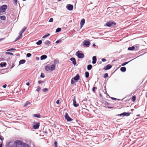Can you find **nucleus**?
<instances>
[{
	"instance_id": "864d4df0",
	"label": "nucleus",
	"mask_w": 147,
	"mask_h": 147,
	"mask_svg": "<svg viewBox=\"0 0 147 147\" xmlns=\"http://www.w3.org/2000/svg\"><path fill=\"white\" fill-rule=\"evenodd\" d=\"M7 86V85L6 84H5L3 86V87L4 88H5Z\"/></svg>"
},
{
	"instance_id": "5fc2aeb1",
	"label": "nucleus",
	"mask_w": 147,
	"mask_h": 147,
	"mask_svg": "<svg viewBox=\"0 0 147 147\" xmlns=\"http://www.w3.org/2000/svg\"><path fill=\"white\" fill-rule=\"evenodd\" d=\"M26 85H27V86H29L30 85V83H29V82H27L26 83Z\"/></svg>"
},
{
	"instance_id": "e433bc0d",
	"label": "nucleus",
	"mask_w": 147,
	"mask_h": 147,
	"mask_svg": "<svg viewBox=\"0 0 147 147\" xmlns=\"http://www.w3.org/2000/svg\"><path fill=\"white\" fill-rule=\"evenodd\" d=\"M40 86H38L37 87V88L36 90V91L38 92L40 90Z\"/></svg>"
},
{
	"instance_id": "c756f323",
	"label": "nucleus",
	"mask_w": 147,
	"mask_h": 147,
	"mask_svg": "<svg viewBox=\"0 0 147 147\" xmlns=\"http://www.w3.org/2000/svg\"><path fill=\"white\" fill-rule=\"evenodd\" d=\"M42 42L41 40H39L38 41L36 42V44L37 45H40L41 44Z\"/></svg>"
},
{
	"instance_id": "49530a36",
	"label": "nucleus",
	"mask_w": 147,
	"mask_h": 147,
	"mask_svg": "<svg viewBox=\"0 0 147 147\" xmlns=\"http://www.w3.org/2000/svg\"><path fill=\"white\" fill-rule=\"evenodd\" d=\"M128 62H124L122 64V66H124L127 64Z\"/></svg>"
},
{
	"instance_id": "4d7b16f0",
	"label": "nucleus",
	"mask_w": 147,
	"mask_h": 147,
	"mask_svg": "<svg viewBox=\"0 0 147 147\" xmlns=\"http://www.w3.org/2000/svg\"><path fill=\"white\" fill-rule=\"evenodd\" d=\"M84 23H85V20L84 19H83V25L84 24Z\"/></svg>"
},
{
	"instance_id": "0e129e2a",
	"label": "nucleus",
	"mask_w": 147,
	"mask_h": 147,
	"mask_svg": "<svg viewBox=\"0 0 147 147\" xmlns=\"http://www.w3.org/2000/svg\"><path fill=\"white\" fill-rule=\"evenodd\" d=\"M13 67V65L12 66V67H11V68H12Z\"/></svg>"
},
{
	"instance_id": "cd10ccee",
	"label": "nucleus",
	"mask_w": 147,
	"mask_h": 147,
	"mask_svg": "<svg viewBox=\"0 0 147 147\" xmlns=\"http://www.w3.org/2000/svg\"><path fill=\"white\" fill-rule=\"evenodd\" d=\"M51 43V42L48 40L44 42L45 44H46V45H49V44H50Z\"/></svg>"
},
{
	"instance_id": "b1692460",
	"label": "nucleus",
	"mask_w": 147,
	"mask_h": 147,
	"mask_svg": "<svg viewBox=\"0 0 147 147\" xmlns=\"http://www.w3.org/2000/svg\"><path fill=\"white\" fill-rule=\"evenodd\" d=\"M0 19L2 20H5L6 19L5 17L4 16H1L0 17Z\"/></svg>"
},
{
	"instance_id": "412c9836",
	"label": "nucleus",
	"mask_w": 147,
	"mask_h": 147,
	"mask_svg": "<svg viewBox=\"0 0 147 147\" xmlns=\"http://www.w3.org/2000/svg\"><path fill=\"white\" fill-rule=\"evenodd\" d=\"M126 70V68L125 67H122L120 69L121 71L123 72H125Z\"/></svg>"
},
{
	"instance_id": "7ed1b4c3",
	"label": "nucleus",
	"mask_w": 147,
	"mask_h": 147,
	"mask_svg": "<svg viewBox=\"0 0 147 147\" xmlns=\"http://www.w3.org/2000/svg\"><path fill=\"white\" fill-rule=\"evenodd\" d=\"M7 6L6 5L1 6L0 7V12H4L7 8Z\"/></svg>"
},
{
	"instance_id": "aec40b11",
	"label": "nucleus",
	"mask_w": 147,
	"mask_h": 147,
	"mask_svg": "<svg viewBox=\"0 0 147 147\" xmlns=\"http://www.w3.org/2000/svg\"><path fill=\"white\" fill-rule=\"evenodd\" d=\"M26 62V60L24 59L20 60L19 61V64H22Z\"/></svg>"
},
{
	"instance_id": "c9c22d12",
	"label": "nucleus",
	"mask_w": 147,
	"mask_h": 147,
	"mask_svg": "<svg viewBox=\"0 0 147 147\" xmlns=\"http://www.w3.org/2000/svg\"><path fill=\"white\" fill-rule=\"evenodd\" d=\"M48 89L47 88H44L42 89V91L44 92H48Z\"/></svg>"
},
{
	"instance_id": "6e6d98bb",
	"label": "nucleus",
	"mask_w": 147,
	"mask_h": 147,
	"mask_svg": "<svg viewBox=\"0 0 147 147\" xmlns=\"http://www.w3.org/2000/svg\"><path fill=\"white\" fill-rule=\"evenodd\" d=\"M59 42V40H57L56 42V43H58Z\"/></svg>"
},
{
	"instance_id": "f257e3e1",
	"label": "nucleus",
	"mask_w": 147,
	"mask_h": 147,
	"mask_svg": "<svg viewBox=\"0 0 147 147\" xmlns=\"http://www.w3.org/2000/svg\"><path fill=\"white\" fill-rule=\"evenodd\" d=\"M26 29L27 27H24L23 28L22 30L19 33V35L16 38V41L19 40L22 37V33L26 30Z\"/></svg>"
},
{
	"instance_id": "69168bd1",
	"label": "nucleus",
	"mask_w": 147,
	"mask_h": 147,
	"mask_svg": "<svg viewBox=\"0 0 147 147\" xmlns=\"http://www.w3.org/2000/svg\"><path fill=\"white\" fill-rule=\"evenodd\" d=\"M108 105V103H107V104H106V105Z\"/></svg>"
},
{
	"instance_id": "423d86ee",
	"label": "nucleus",
	"mask_w": 147,
	"mask_h": 147,
	"mask_svg": "<svg viewBox=\"0 0 147 147\" xmlns=\"http://www.w3.org/2000/svg\"><path fill=\"white\" fill-rule=\"evenodd\" d=\"M65 117L67 121H71L73 120V119L69 117L67 113H65Z\"/></svg>"
},
{
	"instance_id": "ddd939ff",
	"label": "nucleus",
	"mask_w": 147,
	"mask_h": 147,
	"mask_svg": "<svg viewBox=\"0 0 147 147\" xmlns=\"http://www.w3.org/2000/svg\"><path fill=\"white\" fill-rule=\"evenodd\" d=\"M111 67L112 66L111 65L108 64L107 65V66H106L105 67H104V69L105 70H107L110 69L111 68Z\"/></svg>"
},
{
	"instance_id": "6ab92c4d",
	"label": "nucleus",
	"mask_w": 147,
	"mask_h": 147,
	"mask_svg": "<svg viewBox=\"0 0 147 147\" xmlns=\"http://www.w3.org/2000/svg\"><path fill=\"white\" fill-rule=\"evenodd\" d=\"M31 103V102L29 101H28L26 102L25 103L24 107H25L27 106L28 105L30 104Z\"/></svg>"
},
{
	"instance_id": "a18cd8bd",
	"label": "nucleus",
	"mask_w": 147,
	"mask_h": 147,
	"mask_svg": "<svg viewBox=\"0 0 147 147\" xmlns=\"http://www.w3.org/2000/svg\"><path fill=\"white\" fill-rule=\"evenodd\" d=\"M31 54L30 53H28L27 54V57H30L31 56Z\"/></svg>"
},
{
	"instance_id": "052dcab7",
	"label": "nucleus",
	"mask_w": 147,
	"mask_h": 147,
	"mask_svg": "<svg viewBox=\"0 0 147 147\" xmlns=\"http://www.w3.org/2000/svg\"><path fill=\"white\" fill-rule=\"evenodd\" d=\"M0 147H2V145L1 144H0Z\"/></svg>"
},
{
	"instance_id": "39448f33",
	"label": "nucleus",
	"mask_w": 147,
	"mask_h": 147,
	"mask_svg": "<svg viewBox=\"0 0 147 147\" xmlns=\"http://www.w3.org/2000/svg\"><path fill=\"white\" fill-rule=\"evenodd\" d=\"M80 52H82V51H77L76 53V55L78 58H83V53H81Z\"/></svg>"
},
{
	"instance_id": "f8f14e48",
	"label": "nucleus",
	"mask_w": 147,
	"mask_h": 147,
	"mask_svg": "<svg viewBox=\"0 0 147 147\" xmlns=\"http://www.w3.org/2000/svg\"><path fill=\"white\" fill-rule=\"evenodd\" d=\"M73 105L75 107H77L79 105L78 104H76V98L74 97V98L73 99Z\"/></svg>"
},
{
	"instance_id": "72a5a7b5",
	"label": "nucleus",
	"mask_w": 147,
	"mask_h": 147,
	"mask_svg": "<svg viewBox=\"0 0 147 147\" xmlns=\"http://www.w3.org/2000/svg\"><path fill=\"white\" fill-rule=\"evenodd\" d=\"M50 35V34L49 33H48V34L45 35L44 36H43L42 38H45L47 37H48Z\"/></svg>"
},
{
	"instance_id": "79ce46f5",
	"label": "nucleus",
	"mask_w": 147,
	"mask_h": 147,
	"mask_svg": "<svg viewBox=\"0 0 147 147\" xmlns=\"http://www.w3.org/2000/svg\"><path fill=\"white\" fill-rule=\"evenodd\" d=\"M54 144L55 147H57V143L56 141L54 142Z\"/></svg>"
},
{
	"instance_id": "a19ab883",
	"label": "nucleus",
	"mask_w": 147,
	"mask_h": 147,
	"mask_svg": "<svg viewBox=\"0 0 147 147\" xmlns=\"http://www.w3.org/2000/svg\"><path fill=\"white\" fill-rule=\"evenodd\" d=\"M40 77L42 78H44L45 77L44 74L43 73H42L41 74V75H40Z\"/></svg>"
},
{
	"instance_id": "9b49d317",
	"label": "nucleus",
	"mask_w": 147,
	"mask_h": 147,
	"mask_svg": "<svg viewBox=\"0 0 147 147\" xmlns=\"http://www.w3.org/2000/svg\"><path fill=\"white\" fill-rule=\"evenodd\" d=\"M130 113H129L124 112L120 114L119 115L121 116L122 115H123V116H128L130 115Z\"/></svg>"
},
{
	"instance_id": "9d476101",
	"label": "nucleus",
	"mask_w": 147,
	"mask_h": 147,
	"mask_svg": "<svg viewBox=\"0 0 147 147\" xmlns=\"http://www.w3.org/2000/svg\"><path fill=\"white\" fill-rule=\"evenodd\" d=\"M40 126V123L39 122L36 123V124L34 125L33 128L34 129H38Z\"/></svg>"
},
{
	"instance_id": "338daca9",
	"label": "nucleus",
	"mask_w": 147,
	"mask_h": 147,
	"mask_svg": "<svg viewBox=\"0 0 147 147\" xmlns=\"http://www.w3.org/2000/svg\"><path fill=\"white\" fill-rule=\"evenodd\" d=\"M73 139L74 140V138H73Z\"/></svg>"
},
{
	"instance_id": "09e8293b",
	"label": "nucleus",
	"mask_w": 147,
	"mask_h": 147,
	"mask_svg": "<svg viewBox=\"0 0 147 147\" xmlns=\"http://www.w3.org/2000/svg\"><path fill=\"white\" fill-rule=\"evenodd\" d=\"M43 82V81H41V80H39L38 81V83L39 84H40Z\"/></svg>"
},
{
	"instance_id": "a878e982",
	"label": "nucleus",
	"mask_w": 147,
	"mask_h": 147,
	"mask_svg": "<svg viewBox=\"0 0 147 147\" xmlns=\"http://www.w3.org/2000/svg\"><path fill=\"white\" fill-rule=\"evenodd\" d=\"M136 100V96H133L132 99H131V100L133 102H134Z\"/></svg>"
},
{
	"instance_id": "2eb2a0df",
	"label": "nucleus",
	"mask_w": 147,
	"mask_h": 147,
	"mask_svg": "<svg viewBox=\"0 0 147 147\" xmlns=\"http://www.w3.org/2000/svg\"><path fill=\"white\" fill-rule=\"evenodd\" d=\"M70 60L75 65L76 64V62L75 59L74 58H70Z\"/></svg>"
},
{
	"instance_id": "393cba45",
	"label": "nucleus",
	"mask_w": 147,
	"mask_h": 147,
	"mask_svg": "<svg viewBox=\"0 0 147 147\" xmlns=\"http://www.w3.org/2000/svg\"><path fill=\"white\" fill-rule=\"evenodd\" d=\"M92 67V66L91 65H89L87 66V69L88 70H90Z\"/></svg>"
},
{
	"instance_id": "c03bdc74",
	"label": "nucleus",
	"mask_w": 147,
	"mask_h": 147,
	"mask_svg": "<svg viewBox=\"0 0 147 147\" xmlns=\"http://www.w3.org/2000/svg\"><path fill=\"white\" fill-rule=\"evenodd\" d=\"M54 63H59V61L58 60H54Z\"/></svg>"
},
{
	"instance_id": "473e14b6",
	"label": "nucleus",
	"mask_w": 147,
	"mask_h": 147,
	"mask_svg": "<svg viewBox=\"0 0 147 147\" xmlns=\"http://www.w3.org/2000/svg\"><path fill=\"white\" fill-rule=\"evenodd\" d=\"M23 147H29L28 144H26L24 143L23 144Z\"/></svg>"
},
{
	"instance_id": "c85d7f7f",
	"label": "nucleus",
	"mask_w": 147,
	"mask_h": 147,
	"mask_svg": "<svg viewBox=\"0 0 147 147\" xmlns=\"http://www.w3.org/2000/svg\"><path fill=\"white\" fill-rule=\"evenodd\" d=\"M6 63L5 62L4 63H0V65H1V66L2 67H3V66H6Z\"/></svg>"
},
{
	"instance_id": "58836bf2",
	"label": "nucleus",
	"mask_w": 147,
	"mask_h": 147,
	"mask_svg": "<svg viewBox=\"0 0 147 147\" xmlns=\"http://www.w3.org/2000/svg\"><path fill=\"white\" fill-rule=\"evenodd\" d=\"M108 77V75L107 73H105V74L104 77L105 78Z\"/></svg>"
},
{
	"instance_id": "bf43d9fd",
	"label": "nucleus",
	"mask_w": 147,
	"mask_h": 147,
	"mask_svg": "<svg viewBox=\"0 0 147 147\" xmlns=\"http://www.w3.org/2000/svg\"><path fill=\"white\" fill-rule=\"evenodd\" d=\"M92 45H93V47L95 46V44H93Z\"/></svg>"
},
{
	"instance_id": "37998d69",
	"label": "nucleus",
	"mask_w": 147,
	"mask_h": 147,
	"mask_svg": "<svg viewBox=\"0 0 147 147\" xmlns=\"http://www.w3.org/2000/svg\"><path fill=\"white\" fill-rule=\"evenodd\" d=\"M97 89V88L96 87H94L93 88V89H92V91H93L94 92H95V90L96 89Z\"/></svg>"
},
{
	"instance_id": "5701e85b",
	"label": "nucleus",
	"mask_w": 147,
	"mask_h": 147,
	"mask_svg": "<svg viewBox=\"0 0 147 147\" xmlns=\"http://www.w3.org/2000/svg\"><path fill=\"white\" fill-rule=\"evenodd\" d=\"M45 69L47 71H48L51 70L50 67L48 66H47L45 67Z\"/></svg>"
},
{
	"instance_id": "6e6552de",
	"label": "nucleus",
	"mask_w": 147,
	"mask_h": 147,
	"mask_svg": "<svg viewBox=\"0 0 147 147\" xmlns=\"http://www.w3.org/2000/svg\"><path fill=\"white\" fill-rule=\"evenodd\" d=\"M15 143L16 145V147H17L18 145L21 146L22 144V142L21 141L18 140L15 141Z\"/></svg>"
},
{
	"instance_id": "e2e57ef3",
	"label": "nucleus",
	"mask_w": 147,
	"mask_h": 147,
	"mask_svg": "<svg viewBox=\"0 0 147 147\" xmlns=\"http://www.w3.org/2000/svg\"><path fill=\"white\" fill-rule=\"evenodd\" d=\"M58 1H61V0H57Z\"/></svg>"
},
{
	"instance_id": "bb28decb",
	"label": "nucleus",
	"mask_w": 147,
	"mask_h": 147,
	"mask_svg": "<svg viewBox=\"0 0 147 147\" xmlns=\"http://www.w3.org/2000/svg\"><path fill=\"white\" fill-rule=\"evenodd\" d=\"M89 73L88 71H86L85 72V77L86 78H88V77L89 76Z\"/></svg>"
},
{
	"instance_id": "13d9d810",
	"label": "nucleus",
	"mask_w": 147,
	"mask_h": 147,
	"mask_svg": "<svg viewBox=\"0 0 147 147\" xmlns=\"http://www.w3.org/2000/svg\"><path fill=\"white\" fill-rule=\"evenodd\" d=\"M146 97H147V92H146Z\"/></svg>"
},
{
	"instance_id": "1a4fd4ad",
	"label": "nucleus",
	"mask_w": 147,
	"mask_h": 147,
	"mask_svg": "<svg viewBox=\"0 0 147 147\" xmlns=\"http://www.w3.org/2000/svg\"><path fill=\"white\" fill-rule=\"evenodd\" d=\"M67 8L68 10L71 11L72 10L73 7L72 5L68 4L67 5Z\"/></svg>"
},
{
	"instance_id": "de8ad7c7",
	"label": "nucleus",
	"mask_w": 147,
	"mask_h": 147,
	"mask_svg": "<svg viewBox=\"0 0 147 147\" xmlns=\"http://www.w3.org/2000/svg\"><path fill=\"white\" fill-rule=\"evenodd\" d=\"M15 4H17L18 3L17 0H13Z\"/></svg>"
},
{
	"instance_id": "4468645a",
	"label": "nucleus",
	"mask_w": 147,
	"mask_h": 147,
	"mask_svg": "<svg viewBox=\"0 0 147 147\" xmlns=\"http://www.w3.org/2000/svg\"><path fill=\"white\" fill-rule=\"evenodd\" d=\"M137 47V46H132L131 47H129L128 48V50L129 51H133L135 49V47Z\"/></svg>"
},
{
	"instance_id": "20e7f679",
	"label": "nucleus",
	"mask_w": 147,
	"mask_h": 147,
	"mask_svg": "<svg viewBox=\"0 0 147 147\" xmlns=\"http://www.w3.org/2000/svg\"><path fill=\"white\" fill-rule=\"evenodd\" d=\"M90 42L88 40H85L83 42V46L88 47H89Z\"/></svg>"
},
{
	"instance_id": "f704fd0d",
	"label": "nucleus",
	"mask_w": 147,
	"mask_h": 147,
	"mask_svg": "<svg viewBox=\"0 0 147 147\" xmlns=\"http://www.w3.org/2000/svg\"><path fill=\"white\" fill-rule=\"evenodd\" d=\"M16 50V49H14V48H11V49H9L8 50H7V51H13V50Z\"/></svg>"
},
{
	"instance_id": "4be33fe9",
	"label": "nucleus",
	"mask_w": 147,
	"mask_h": 147,
	"mask_svg": "<svg viewBox=\"0 0 147 147\" xmlns=\"http://www.w3.org/2000/svg\"><path fill=\"white\" fill-rule=\"evenodd\" d=\"M51 70L53 71L55 69V65L54 64L52 65L51 66L50 68Z\"/></svg>"
},
{
	"instance_id": "0eeeda50",
	"label": "nucleus",
	"mask_w": 147,
	"mask_h": 147,
	"mask_svg": "<svg viewBox=\"0 0 147 147\" xmlns=\"http://www.w3.org/2000/svg\"><path fill=\"white\" fill-rule=\"evenodd\" d=\"M116 25V23L115 22H111L109 21V22H108L106 24V25L108 27H111L112 25Z\"/></svg>"
},
{
	"instance_id": "f3484780",
	"label": "nucleus",
	"mask_w": 147,
	"mask_h": 147,
	"mask_svg": "<svg viewBox=\"0 0 147 147\" xmlns=\"http://www.w3.org/2000/svg\"><path fill=\"white\" fill-rule=\"evenodd\" d=\"M33 116L34 117H37V118H39L41 117L40 115L39 114H34L33 115Z\"/></svg>"
},
{
	"instance_id": "a211bd4d",
	"label": "nucleus",
	"mask_w": 147,
	"mask_h": 147,
	"mask_svg": "<svg viewBox=\"0 0 147 147\" xmlns=\"http://www.w3.org/2000/svg\"><path fill=\"white\" fill-rule=\"evenodd\" d=\"M47 57V56L45 55H44L41 56L40 57V59L43 60L46 59Z\"/></svg>"
},
{
	"instance_id": "dca6fc26",
	"label": "nucleus",
	"mask_w": 147,
	"mask_h": 147,
	"mask_svg": "<svg viewBox=\"0 0 147 147\" xmlns=\"http://www.w3.org/2000/svg\"><path fill=\"white\" fill-rule=\"evenodd\" d=\"M96 56H93L92 57V63L94 64L96 63Z\"/></svg>"
},
{
	"instance_id": "774afa93",
	"label": "nucleus",
	"mask_w": 147,
	"mask_h": 147,
	"mask_svg": "<svg viewBox=\"0 0 147 147\" xmlns=\"http://www.w3.org/2000/svg\"><path fill=\"white\" fill-rule=\"evenodd\" d=\"M100 96H101V94H100Z\"/></svg>"
},
{
	"instance_id": "2f4dec72",
	"label": "nucleus",
	"mask_w": 147,
	"mask_h": 147,
	"mask_svg": "<svg viewBox=\"0 0 147 147\" xmlns=\"http://www.w3.org/2000/svg\"><path fill=\"white\" fill-rule=\"evenodd\" d=\"M61 28H57L55 32H59L60 31H61Z\"/></svg>"
},
{
	"instance_id": "ea45409f",
	"label": "nucleus",
	"mask_w": 147,
	"mask_h": 147,
	"mask_svg": "<svg viewBox=\"0 0 147 147\" xmlns=\"http://www.w3.org/2000/svg\"><path fill=\"white\" fill-rule=\"evenodd\" d=\"M81 28L83 26V19L81 20L80 22Z\"/></svg>"
},
{
	"instance_id": "603ef678",
	"label": "nucleus",
	"mask_w": 147,
	"mask_h": 147,
	"mask_svg": "<svg viewBox=\"0 0 147 147\" xmlns=\"http://www.w3.org/2000/svg\"><path fill=\"white\" fill-rule=\"evenodd\" d=\"M59 100H57L56 101V103L57 104H59Z\"/></svg>"
},
{
	"instance_id": "680f3d73",
	"label": "nucleus",
	"mask_w": 147,
	"mask_h": 147,
	"mask_svg": "<svg viewBox=\"0 0 147 147\" xmlns=\"http://www.w3.org/2000/svg\"><path fill=\"white\" fill-rule=\"evenodd\" d=\"M140 116V115L139 114H138V115H137V116Z\"/></svg>"
},
{
	"instance_id": "7c9ffc66",
	"label": "nucleus",
	"mask_w": 147,
	"mask_h": 147,
	"mask_svg": "<svg viewBox=\"0 0 147 147\" xmlns=\"http://www.w3.org/2000/svg\"><path fill=\"white\" fill-rule=\"evenodd\" d=\"M5 54L6 55H13V53L10 52H6L5 53Z\"/></svg>"
},
{
	"instance_id": "3c124183",
	"label": "nucleus",
	"mask_w": 147,
	"mask_h": 147,
	"mask_svg": "<svg viewBox=\"0 0 147 147\" xmlns=\"http://www.w3.org/2000/svg\"><path fill=\"white\" fill-rule=\"evenodd\" d=\"M111 99L112 100H116L117 99V98H113V97H111Z\"/></svg>"
},
{
	"instance_id": "8fccbe9b",
	"label": "nucleus",
	"mask_w": 147,
	"mask_h": 147,
	"mask_svg": "<svg viewBox=\"0 0 147 147\" xmlns=\"http://www.w3.org/2000/svg\"><path fill=\"white\" fill-rule=\"evenodd\" d=\"M102 61H103L104 62L106 61V60L105 59L102 58Z\"/></svg>"
},
{
	"instance_id": "4c0bfd02",
	"label": "nucleus",
	"mask_w": 147,
	"mask_h": 147,
	"mask_svg": "<svg viewBox=\"0 0 147 147\" xmlns=\"http://www.w3.org/2000/svg\"><path fill=\"white\" fill-rule=\"evenodd\" d=\"M53 18H50L49 20V22H53Z\"/></svg>"
},
{
	"instance_id": "f03ea898",
	"label": "nucleus",
	"mask_w": 147,
	"mask_h": 147,
	"mask_svg": "<svg viewBox=\"0 0 147 147\" xmlns=\"http://www.w3.org/2000/svg\"><path fill=\"white\" fill-rule=\"evenodd\" d=\"M80 78V76L79 74H77L76 76L74 78H72L71 80V84H73L75 82L74 81V80H75L76 82Z\"/></svg>"
}]
</instances>
